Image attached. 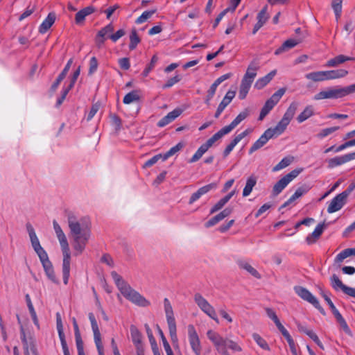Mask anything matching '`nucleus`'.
Segmentation results:
<instances>
[{"mask_svg":"<svg viewBox=\"0 0 355 355\" xmlns=\"http://www.w3.org/2000/svg\"><path fill=\"white\" fill-rule=\"evenodd\" d=\"M69 229V236L74 250V255L78 256L85 250L92 235V223L88 217L78 218L71 211L66 212Z\"/></svg>","mask_w":355,"mask_h":355,"instance_id":"nucleus-1","label":"nucleus"},{"mask_svg":"<svg viewBox=\"0 0 355 355\" xmlns=\"http://www.w3.org/2000/svg\"><path fill=\"white\" fill-rule=\"evenodd\" d=\"M111 275L120 292L127 300L139 306L146 307L150 304L148 300L132 288L116 272H112Z\"/></svg>","mask_w":355,"mask_h":355,"instance_id":"nucleus-2","label":"nucleus"},{"mask_svg":"<svg viewBox=\"0 0 355 355\" xmlns=\"http://www.w3.org/2000/svg\"><path fill=\"white\" fill-rule=\"evenodd\" d=\"M53 229L55 230L57 238L60 242L62 255V276L63 282L65 285L68 284L70 276V264H71V253L69 243L66 235L62 231L60 225L54 220L53 221Z\"/></svg>","mask_w":355,"mask_h":355,"instance_id":"nucleus-3","label":"nucleus"},{"mask_svg":"<svg viewBox=\"0 0 355 355\" xmlns=\"http://www.w3.org/2000/svg\"><path fill=\"white\" fill-rule=\"evenodd\" d=\"M208 338L215 345L217 351L223 355H230L227 352V348L232 349L234 352H241V347L236 342L224 338L220 336L218 333L209 330L207 333Z\"/></svg>","mask_w":355,"mask_h":355,"instance_id":"nucleus-4","label":"nucleus"},{"mask_svg":"<svg viewBox=\"0 0 355 355\" xmlns=\"http://www.w3.org/2000/svg\"><path fill=\"white\" fill-rule=\"evenodd\" d=\"M355 92V84L345 87H331L315 95V100L340 98Z\"/></svg>","mask_w":355,"mask_h":355,"instance_id":"nucleus-5","label":"nucleus"},{"mask_svg":"<svg viewBox=\"0 0 355 355\" xmlns=\"http://www.w3.org/2000/svg\"><path fill=\"white\" fill-rule=\"evenodd\" d=\"M286 92V89L281 88L278 89L276 92H275L272 96L266 101L264 105L263 106L260 114L259 116V120L262 121L266 115L272 110V108L277 104L279 101L282 96Z\"/></svg>","mask_w":355,"mask_h":355,"instance_id":"nucleus-6","label":"nucleus"},{"mask_svg":"<svg viewBox=\"0 0 355 355\" xmlns=\"http://www.w3.org/2000/svg\"><path fill=\"white\" fill-rule=\"evenodd\" d=\"M164 311L166 316L167 323L168 326L169 334L171 337V340L175 342L177 341V334H176V323L173 315V311L172 306L168 299L165 298L164 300Z\"/></svg>","mask_w":355,"mask_h":355,"instance_id":"nucleus-7","label":"nucleus"},{"mask_svg":"<svg viewBox=\"0 0 355 355\" xmlns=\"http://www.w3.org/2000/svg\"><path fill=\"white\" fill-rule=\"evenodd\" d=\"M194 301L202 311L213 319L215 322L219 323V320L217 317L214 308L201 294L196 293L194 295Z\"/></svg>","mask_w":355,"mask_h":355,"instance_id":"nucleus-8","label":"nucleus"},{"mask_svg":"<svg viewBox=\"0 0 355 355\" xmlns=\"http://www.w3.org/2000/svg\"><path fill=\"white\" fill-rule=\"evenodd\" d=\"M302 168L293 170L281 178L273 187V195H279L283 189L302 172Z\"/></svg>","mask_w":355,"mask_h":355,"instance_id":"nucleus-9","label":"nucleus"},{"mask_svg":"<svg viewBox=\"0 0 355 355\" xmlns=\"http://www.w3.org/2000/svg\"><path fill=\"white\" fill-rule=\"evenodd\" d=\"M221 139V137L218 133H215L211 137H210L205 144H202L192 157L189 159V163H194L198 161L202 155L211 148L214 144Z\"/></svg>","mask_w":355,"mask_h":355,"instance_id":"nucleus-10","label":"nucleus"},{"mask_svg":"<svg viewBox=\"0 0 355 355\" xmlns=\"http://www.w3.org/2000/svg\"><path fill=\"white\" fill-rule=\"evenodd\" d=\"M88 316L91 322L92 329L94 333V340L98 355H105L104 347L101 340V335L95 316L92 313H89Z\"/></svg>","mask_w":355,"mask_h":355,"instance_id":"nucleus-11","label":"nucleus"},{"mask_svg":"<svg viewBox=\"0 0 355 355\" xmlns=\"http://www.w3.org/2000/svg\"><path fill=\"white\" fill-rule=\"evenodd\" d=\"M188 337L189 344L193 352L196 355H200L202 347L200 341L199 336L193 324L188 326Z\"/></svg>","mask_w":355,"mask_h":355,"instance_id":"nucleus-12","label":"nucleus"},{"mask_svg":"<svg viewBox=\"0 0 355 355\" xmlns=\"http://www.w3.org/2000/svg\"><path fill=\"white\" fill-rule=\"evenodd\" d=\"M27 230L30 236L32 246L37 253V256L42 255V254L46 253L44 248L40 245L39 239L35 234V232L31 224H27Z\"/></svg>","mask_w":355,"mask_h":355,"instance_id":"nucleus-13","label":"nucleus"},{"mask_svg":"<svg viewBox=\"0 0 355 355\" xmlns=\"http://www.w3.org/2000/svg\"><path fill=\"white\" fill-rule=\"evenodd\" d=\"M347 198L342 193L334 197L328 206V213H334L340 210L346 203Z\"/></svg>","mask_w":355,"mask_h":355,"instance_id":"nucleus-14","label":"nucleus"},{"mask_svg":"<svg viewBox=\"0 0 355 355\" xmlns=\"http://www.w3.org/2000/svg\"><path fill=\"white\" fill-rule=\"evenodd\" d=\"M303 41V38L299 37L297 39H289L286 40L282 46L276 49L275 51V54L276 55H280L284 52H286L293 48H294L296 45L301 43Z\"/></svg>","mask_w":355,"mask_h":355,"instance_id":"nucleus-15","label":"nucleus"},{"mask_svg":"<svg viewBox=\"0 0 355 355\" xmlns=\"http://www.w3.org/2000/svg\"><path fill=\"white\" fill-rule=\"evenodd\" d=\"M252 132L251 129H247L243 132L239 134L236 135L233 140L227 146L225 149L223 151V157H226L229 155V154L232 152V150L234 149L235 146L245 137H246L249 133Z\"/></svg>","mask_w":355,"mask_h":355,"instance_id":"nucleus-16","label":"nucleus"},{"mask_svg":"<svg viewBox=\"0 0 355 355\" xmlns=\"http://www.w3.org/2000/svg\"><path fill=\"white\" fill-rule=\"evenodd\" d=\"M269 18V15L267 12V6H265L258 13L257 16V22L254 25L252 34L254 35L263 26Z\"/></svg>","mask_w":355,"mask_h":355,"instance_id":"nucleus-17","label":"nucleus"},{"mask_svg":"<svg viewBox=\"0 0 355 355\" xmlns=\"http://www.w3.org/2000/svg\"><path fill=\"white\" fill-rule=\"evenodd\" d=\"M294 291L302 299L307 301L311 304H313L317 300V298L313 296L309 291L302 286H295Z\"/></svg>","mask_w":355,"mask_h":355,"instance_id":"nucleus-18","label":"nucleus"},{"mask_svg":"<svg viewBox=\"0 0 355 355\" xmlns=\"http://www.w3.org/2000/svg\"><path fill=\"white\" fill-rule=\"evenodd\" d=\"M326 226L327 225L324 222L318 224L315 228L314 231L306 238V241L307 243H314L320 237Z\"/></svg>","mask_w":355,"mask_h":355,"instance_id":"nucleus-19","label":"nucleus"},{"mask_svg":"<svg viewBox=\"0 0 355 355\" xmlns=\"http://www.w3.org/2000/svg\"><path fill=\"white\" fill-rule=\"evenodd\" d=\"M355 60L354 58L346 56L344 55H338L334 58L329 60L325 64L327 67H336L346 61Z\"/></svg>","mask_w":355,"mask_h":355,"instance_id":"nucleus-20","label":"nucleus"},{"mask_svg":"<svg viewBox=\"0 0 355 355\" xmlns=\"http://www.w3.org/2000/svg\"><path fill=\"white\" fill-rule=\"evenodd\" d=\"M309 190V187L307 186H302L297 189L294 194L287 200L280 207L279 209L285 208L288 206L290 204L293 202L295 200L301 197L302 195L305 194Z\"/></svg>","mask_w":355,"mask_h":355,"instance_id":"nucleus-21","label":"nucleus"},{"mask_svg":"<svg viewBox=\"0 0 355 355\" xmlns=\"http://www.w3.org/2000/svg\"><path fill=\"white\" fill-rule=\"evenodd\" d=\"M95 8L93 6H87L78 11L75 16V21L77 24H81L85 19V17L93 12Z\"/></svg>","mask_w":355,"mask_h":355,"instance_id":"nucleus-22","label":"nucleus"},{"mask_svg":"<svg viewBox=\"0 0 355 355\" xmlns=\"http://www.w3.org/2000/svg\"><path fill=\"white\" fill-rule=\"evenodd\" d=\"M73 62V60L72 59H70L67 64L65 65L64 69L62 70V71L59 74V76H58L56 80L53 83V85H51V90L53 92H55L58 87L59 86V85L60 84V83L64 80V78L66 77L71 66V64Z\"/></svg>","mask_w":355,"mask_h":355,"instance_id":"nucleus-23","label":"nucleus"},{"mask_svg":"<svg viewBox=\"0 0 355 355\" xmlns=\"http://www.w3.org/2000/svg\"><path fill=\"white\" fill-rule=\"evenodd\" d=\"M55 20V15L53 12H50L40 26L39 32L42 34L45 33L54 24Z\"/></svg>","mask_w":355,"mask_h":355,"instance_id":"nucleus-24","label":"nucleus"},{"mask_svg":"<svg viewBox=\"0 0 355 355\" xmlns=\"http://www.w3.org/2000/svg\"><path fill=\"white\" fill-rule=\"evenodd\" d=\"M347 74L348 71L343 69L325 71L326 80L344 78Z\"/></svg>","mask_w":355,"mask_h":355,"instance_id":"nucleus-25","label":"nucleus"},{"mask_svg":"<svg viewBox=\"0 0 355 355\" xmlns=\"http://www.w3.org/2000/svg\"><path fill=\"white\" fill-rule=\"evenodd\" d=\"M252 83L251 80H248L242 78L239 92V98L240 99L243 100L246 98Z\"/></svg>","mask_w":355,"mask_h":355,"instance_id":"nucleus-26","label":"nucleus"},{"mask_svg":"<svg viewBox=\"0 0 355 355\" xmlns=\"http://www.w3.org/2000/svg\"><path fill=\"white\" fill-rule=\"evenodd\" d=\"M259 63L257 62H252L248 69H247V71L244 75V76L243 77V78H245L246 80H251L252 82L254 81V78L256 77L257 76V71L259 69Z\"/></svg>","mask_w":355,"mask_h":355,"instance_id":"nucleus-27","label":"nucleus"},{"mask_svg":"<svg viewBox=\"0 0 355 355\" xmlns=\"http://www.w3.org/2000/svg\"><path fill=\"white\" fill-rule=\"evenodd\" d=\"M257 178L254 175H250L246 181L245 186L243 190V196L246 197L250 194L253 187L256 185Z\"/></svg>","mask_w":355,"mask_h":355,"instance_id":"nucleus-28","label":"nucleus"},{"mask_svg":"<svg viewBox=\"0 0 355 355\" xmlns=\"http://www.w3.org/2000/svg\"><path fill=\"white\" fill-rule=\"evenodd\" d=\"M298 103L297 102H293L287 109L286 112L284 114L282 119H284L288 124L293 117L294 116L295 112L297 109Z\"/></svg>","mask_w":355,"mask_h":355,"instance_id":"nucleus-29","label":"nucleus"},{"mask_svg":"<svg viewBox=\"0 0 355 355\" xmlns=\"http://www.w3.org/2000/svg\"><path fill=\"white\" fill-rule=\"evenodd\" d=\"M305 77L306 79L311 80L314 82L326 80L325 71L309 73L305 75Z\"/></svg>","mask_w":355,"mask_h":355,"instance_id":"nucleus-30","label":"nucleus"},{"mask_svg":"<svg viewBox=\"0 0 355 355\" xmlns=\"http://www.w3.org/2000/svg\"><path fill=\"white\" fill-rule=\"evenodd\" d=\"M288 125V123L282 119L275 128H270L268 130H272L271 132L275 137H277L284 132Z\"/></svg>","mask_w":355,"mask_h":355,"instance_id":"nucleus-31","label":"nucleus"},{"mask_svg":"<svg viewBox=\"0 0 355 355\" xmlns=\"http://www.w3.org/2000/svg\"><path fill=\"white\" fill-rule=\"evenodd\" d=\"M130 333L132 342L135 347L142 345L141 334L135 326L130 327Z\"/></svg>","mask_w":355,"mask_h":355,"instance_id":"nucleus-32","label":"nucleus"},{"mask_svg":"<svg viewBox=\"0 0 355 355\" xmlns=\"http://www.w3.org/2000/svg\"><path fill=\"white\" fill-rule=\"evenodd\" d=\"M141 42V39L139 37L137 30L135 28H133L131 31L130 35V44H129V49L130 50H134L136 49L138 44H139Z\"/></svg>","mask_w":355,"mask_h":355,"instance_id":"nucleus-33","label":"nucleus"},{"mask_svg":"<svg viewBox=\"0 0 355 355\" xmlns=\"http://www.w3.org/2000/svg\"><path fill=\"white\" fill-rule=\"evenodd\" d=\"M313 114V109L311 105H308L297 116L299 123H302Z\"/></svg>","mask_w":355,"mask_h":355,"instance_id":"nucleus-34","label":"nucleus"},{"mask_svg":"<svg viewBox=\"0 0 355 355\" xmlns=\"http://www.w3.org/2000/svg\"><path fill=\"white\" fill-rule=\"evenodd\" d=\"M239 265L241 268H243V269L247 270L253 277H254L257 279L261 278V275L258 272V271L248 263H247L245 261H239Z\"/></svg>","mask_w":355,"mask_h":355,"instance_id":"nucleus-35","label":"nucleus"},{"mask_svg":"<svg viewBox=\"0 0 355 355\" xmlns=\"http://www.w3.org/2000/svg\"><path fill=\"white\" fill-rule=\"evenodd\" d=\"M293 161V157L289 156L283 158L277 165H275L273 168L272 171H278L279 170H282L288 166H289Z\"/></svg>","mask_w":355,"mask_h":355,"instance_id":"nucleus-36","label":"nucleus"},{"mask_svg":"<svg viewBox=\"0 0 355 355\" xmlns=\"http://www.w3.org/2000/svg\"><path fill=\"white\" fill-rule=\"evenodd\" d=\"M157 9L144 11L136 20L137 24H141L148 21L155 12Z\"/></svg>","mask_w":355,"mask_h":355,"instance_id":"nucleus-37","label":"nucleus"},{"mask_svg":"<svg viewBox=\"0 0 355 355\" xmlns=\"http://www.w3.org/2000/svg\"><path fill=\"white\" fill-rule=\"evenodd\" d=\"M252 338L261 348L266 351L270 350V348L267 342L266 341V340L263 339L259 334L254 333L252 334Z\"/></svg>","mask_w":355,"mask_h":355,"instance_id":"nucleus-38","label":"nucleus"},{"mask_svg":"<svg viewBox=\"0 0 355 355\" xmlns=\"http://www.w3.org/2000/svg\"><path fill=\"white\" fill-rule=\"evenodd\" d=\"M139 100V96L137 91L133 90L128 93L123 98V102L124 104H130L135 101Z\"/></svg>","mask_w":355,"mask_h":355,"instance_id":"nucleus-39","label":"nucleus"},{"mask_svg":"<svg viewBox=\"0 0 355 355\" xmlns=\"http://www.w3.org/2000/svg\"><path fill=\"white\" fill-rule=\"evenodd\" d=\"M157 327L158 333H159V334L161 337V339L162 340L164 348L166 352V354L167 355H174L173 350H172L169 343H168L166 337L164 336L162 330L160 329V327L158 325Z\"/></svg>","mask_w":355,"mask_h":355,"instance_id":"nucleus-40","label":"nucleus"},{"mask_svg":"<svg viewBox=\"0 0 355 355\" xmlns=\"http://www.w3.org/2000/svg\"><path fill=\"white\" fill-rule=\"evenodd\" d=\"M331 284L332 287L336 290H341L343 291L344 288L346 286L342 281L338 278L336 275H333L331 277Z\"/></svg>","mask_w":355,"mask_h":355,"instance_id":"nucleus-41","label":"nucleus"},{"mask_svg":"<svg viewBox=\"0 0 355 355\" xmlns=\"http://www.w3.org/2000/svg\"><path fill=\"white\" fill-rule=\"evenodd\" d=\"M184 147V144L181 142L177 144L175 146L172 147L168 151L163 155V160H166L168 157L173 156L176 153L180 151Z\"/></svg>","mask_w":355,"mask_h":355,"instance_id":"nucleus-42","label":"nucleus"},{"mask_svg":"<svg viewBox=\"0 0 355 355\" xmlns=\"http://www.w3.org/2000/svg\"><path fill=\"white\" fill-rule=\"evenodd\" d=\"M40 260L42 264L44 272L46 270H49L53 266L51 261L49 260L47 253L42 254V255L39 256Z\"/></svg>","mask_w":355,"mask_h":355,"instance_id":"nucleus-43","label":"nucleus"},{"mask_svg":"<svg viewBox=\"0 0 355 355\" xmlns=\"http://www.w3.org/2000/svg\"><path fill=\"white\" fill-rule=\"evenodd\" d=\"M250 114L248 109H245L240 112L238 116L232 121L233 125L236 127L241 121L245 120Z\"/></svg>","mask_w":355,"mask_h":355,"instance_id":"nucleus-44","label":"nucleus"},{"mask_svg":"<svg viewBox=\"0 0 355 355\" xmlns=\"http://www.w3.org/2000/svg\"><path fill=\"white\" fill-rule=\"evenodd\" d=\"M345 163L343 155L340 157H336L329 159L328 161V166L330 168H334L336 166H340Z\"/></svg>","mask_w":355,"mask_h":355,"instance_id":"nucleus-45","label":"nucleus"},{"mask_svg":"<svg viewBox=\"0 0 355 355\" xmlns=\"http://www.w3.org/2000/svg\"><path fill=\"white\" fill-rule=\"evenodd\" d=\"M340 127L339 126H334V127H331V128H324V129H322L317 135V137L318 138H324L332 133H334V132H336V130H339Z\"/></svg>","mask_w":355,"mask_h":355,"instance_id":"nucleus-46","label":"nucleus"},{"mask_svg":"<svg viewBox=\"0 0 355 355\" xmlns=\"http://www.w3.org/2000/svg\"><path fill=\"white\" fill-rule=\"evenodd\" d=\"M158 61V58L156 55H154L152 58H151V60H150V62L149 63V64L146 67V68L144 70L142 74L144 77H146L149 72L154 68L155 64Z\"/></svg>","mask_w":355,"mask_h":355,"instance_id":"nucleus-47","label":"nucleus"},{"mask_svg":"<svg viewBox=\"0 0 355 355\" xmlns=\"http://www.w3.org/2000/svg\"><path fill=\"white\" fill-rule=\"evenodd\" d=\"M344 31L346 32L347 36H348L355 29V23L352 19H347L343 27Z\"/></svg>","mask_w":355,"mask_h":355,"instance_id":"nucleus-48","label":"nucleus"},{"mask_svg":"<svg viewBox=\"0 0 355 355\" xmlns=\"http://www.w3.org/2000/svg\"><path fill=\"white\" fill-rule=\"evenodd\" d=\"M56 327L58 333L59 338L65 336L63 331V324L61 319L60 314L56 313Z\"/></svg>","mask_w":355,"mask_h":355,"instance_id":"nucleus-49","label":"nucleus"},{"mask_svg":"<svg viewBox=\"0 0 355 355\" xmlns=\"http://www.w3.org/2000/svg\"><path fill=\"white\" fill-rule=\"evenodd\" d=\"M217 184L215 182L210 183L209 184H207L205 186H203L200 188H199L198 190V191L203 196L207 194L210 191L216 189Z\"/></svg>","mask_w":355,"mask_h":355,"instance_id":"nucleus-50","label":"nucleus"},{"mask_svg":"<svg viewBox=\"0 0 355 355\" xmlns=\"http://www.w3.org/2000/svg\"><path fill=\"white\" fill-rule=\"evenodd\" d=\"M182 112V110L180 108H177L173 110V111L170 112L169 113L166 115V118L169 120V121L171 123L176 118H178Z\"/></svg>","mask_w":355,"mask_h":355,"instance_id":"nucleus-51","label":"nucleus"},{"mask_svg":"<svg viewBox=\"0 0 355 355\" xmlns=\"http://www.w3.org/2000/svg\"><path fill=\"white\" fill-rule=\"evenodd\" d=\"M181 78L180 75H176L173 78H171L167 80V82L162 86L163 89H166L171 87L173 86L175 83H178L180 80Z\"/></svg>","mask_w":355,"mask_h":355,"instance_id":"nucleus-52","label":"nucleus"},{"mask_svg":"<svg viewBox=\"0 0 355 355\" xmlns=\"http://www.w3.org/2000/svg\"><path fill=\"white\" fill-rule=\"evenodd\" d=\"M223 218H221L220 215L218 214L211 219H209L205 224V226L207 228H209L210 227H212L219 223L220 220H222Z\"/></svg>","mask_w":355,"mask_h":355,"instance_id":"nucleus-53","label":"nucleus"},{"mask_svg":"<svg viewBox=\"0 0 355 355\" xmlns=\"http://www.w3.org/2000/svg\"><path fill=\"white\" fill-rule=\"evenodd\" d=\"M125 35V31L123 29L118 30L115 33L111 34L108 37L113 42H116L118 40Z\"/></svg>","mask_w":355,"mask_h":355,"instance_id":"nucleus-54","label":"nucleus"},{"mask_svg":"<svg viewBox=\"0 0 355 355\" xmlns=\"http://www.w3.org/2000/svg\"><path fill=\"white\" fill-rule=\"evenodd\" d=\"M114 31V26L112 24H109L108 25L105 26V27L102 28L98 33L101 34V35H103L105 37V35H111V33Z\"/></svg>","mask_w":355,"mask_h":355,"instance_id":"nucleus-55","label":"nucleus"},{"mask_svg":"<svg viewBox=\"0 0 355 355\" xmlns=\"http://www.w3.org/2000/svg\"><path fill=\"white\" fill-rule=\"evenodd\" d=\"M350 257L349 248L345 249L340 252L336 257V262H342L345 259Z\"/></svg>","mask_w":355,"mask_h":355,"instance_id":"nucleus-56","label":"nucleus"},{"mask_svg":"<svg viewBox=\"0 0 355 355\" xmlns=\"http://www.w3.org/2000/svg\"><path fill=\"white\" fill-rule=\"evenodd\" d=\"M162 157L163 155H162L161 154H158L153 156L152 158H150V159L145 162V164H144V168H148L152 166L155 163H157V162Z\"/></svg>","mask_w":355,"mask_h":355,"instance_id":"nucleus-57","label":"nucleus"},{"mask_svg":"<svg viewBox=\"0 0 355 355\" xmlns=\"http://www.w3.org/2000/svg\"><path fill=\"white\" fill-rule=\"evenodd\" d=\"M236 127L231 122L230 124L222 128L219 131H218V133L220 135V136L222 138L224 135L230 133Z\"/></svg>","mask_w":355,"mask_h":355,"instance_id":"nucleus-58","label":"nucleus"},{"mask_svg":"<svg viewBox=\"0 0 355 355\" xmlns=\"http://www.w3.org/2000/svg\"><path fill=\"white\" fill-rule=\"evenodd\" d=\"M272 130L267 129L264 133L259 137L263 144L265 145L270 139L275 137V136L271 132Z\"/></svg>","mask_w":355,"mask_h":355,"instance_id":"nucleus-59","label":"nucleus"},{"mask_svg":"<svg viewBox=\"0 0 355 355\" xmlns=\"http://www.w3.org/2000/svg\"><path fill=\"white\" fill-rule=\"evenodd\" d=\"M270 82L267 80L266 76L262 77L257 80L254 84V87L257 89H261L263 88L268 83Z\"/></svg>","mask_w":355,"mask_h":355,"instance_id":"nucleus-60","label":"nucleus"},{"mask_svg":"<svg viewBox=\"0 0 355 355\" xmlns=\"http://www.w3.org/2000/svg\"><path fill=\"white\" fill-rule=\"evenodd\" d=\"M98 68V60L96 57H92L89 61V74L94 73Z\"/></svg>","mask_w":355,"mask_h":355,"instance_id":"nucleus-61","label":"nucleus"},{"mask_svg":"<svg viewBox=\"0 0 355 355\" xmlns=\"http://www.w3.org/2000/svg\"><path fill=\"white\" fill-rule=\"evenodd\" d=\"M99 108H100V104H98V103L93 104L90 109V111L87 115V120L90 121L94 116V115L96 114V112L98 111Z\"/></svg>","mask_w":355,"mask_h":355,"instance_id":"nucleus-62","label":"nucleus"},{"mask_svg":"<svg viewBox=\"0 0 355 355\" xmlns=\"http://www.w3.org/2000/svg\"><path fill=\"white\" fill-rule=\"evenodd\" d=\"M119 64L123 70H128L130 67V60L128 58H123L119 60Z\"/></svg>","mask_w":355,"mask_h":355,"instance_id":"nucleus-63","label":"nucleus"},{"mask_svg":"<svg viewBox=\"0 0 355 355\" xmlns=\"http://www.w3.org/2000/svg\"><path fill=\"white\" fill-rule=\"evenodd\" d=\"M235 94H236L235 91H231V90L228 91L226 93L223 99L222 100V102L225 103V104H227L228 105L231 103L232 100L234 98Z\"/></svg>","mask_w":355,"mask_h":355,"instance_id":"nucleus-64","label":"nucleus"}]
</instances>
